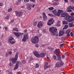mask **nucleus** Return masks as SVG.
Returning a JSON list of instances; mask_svg holds the SVG:
<instances>
[{
	"instance_id": "nucleus-39",
	"label": "nucleus",
	"mask_w": 74,
	"mask_h": 74,
	"mask_svg": "<svg viewBox=\"0 0 74 74\" xmlns=\"http://www.w3.org/2000/svg\"><path fill=\"white\" fill-rule=\"evenodd\" d=\"M29 1V0H24V2L25 3H27Z\"/></svg>"
},
{
	"instance_id": "nucleus-29",
	"label": "nucleus",
	"mask_w": 74,
	"mask_h": 74,
	"mask_svg": "<svg viewBox=\"0 0 74 74\" xmlns=\"http://www.w3.org/2000/svg\"><path fill=\"white\" fill-rule=\"evenodd\" d=\"M13 29L14 31H16V32H18V29L16 28H14Z\"/></svg>"
},
{
	"instance_id": "nucleus-41",
	"label": "nucleus",
	"mask_w": 74,
	"mask_h": 74,
	"mask_svg": "<svg viewBox=\"0 0 74 74\" xmlns=\"http://www.w3.org/2000/svg\"><path fill=\"white\" fill-rule=\"evenodd\" d=\"M48 15L50 16H53V15H52L51 14L49 13L48 14Z\"/></svg>"
},
{
	"instance_id": "nucleus-20",
	"label": "nucleus",
	"mask_w": 74,
	"mask_h": 74,
	"mask_svg": "<svg viewBox=\"0 0 74 74\" xmlns=\"http://www.w3.org/2000/svg\"><path fill=\"white\" fill-rule=\"evenodd\" d=\"M60 13L61 14L62 13V10H58V12H57V16H60Z\"/></svg>"
},
{
	"instance_id": "nucleus-59",
	"label": "nucleus",
	"mask_w": 74,
	"mask_h": 74,
	"mask_svg": "<svg viewBox=\"0 0 74 74\" xmlns=\"http://www.w3.org/2000/svg\"><path fill=\"white\" fill-rule=\"evenodd\" d=\"M71 1L72 3H74V0H71Z\"/></svg>"
},
{
	"instance_id": "nucleus-6",
	"label": "nucleus",
	"mask_w": 74,
	"mask_h": 74,
	"mask_svg": "<svg viewBox=\"0 0 74 74\" xmlns=\"http://www.w3.org/2000/svg\"><path fill=\"white\" fill-rule=\"evenodd\" d=\"M14 34L17 38H19L20 36L23 35V34L21 32H14Z\"/></svg>"
},
{
	"instance_id": "nucleus-4",
	"label": "nucleus",
	"mask_w": 74,
	"mask_h": 74,
	"mask_svg": "<svg viewBox=\"0 0 74 74\" xmlns=\"http://www.w3.org/2000/svg\"><path fill=\"white\" fill-rule=\"evenodd\" d=\"M65 20H66L68 22H70L73 21V20L72 19V17L68 15H66L65 16Z\"/></svg>"
},
{
	"instance_id": "nucleus-12",
	"label": "nucleus",
	"mask_w": 74,
	"mask_h": 74,
	"mask_svg": "<svg viewBox=\"0 0 74 74\" xmlns=\"http://www.w3.org/2000/svg\"><path fill=\"white\" fill-rule=\"evenodd\" d=\"M43 26V24H42V22L41 21H39L37 25V27L39 28H41Z\"/></svg>"
},
{
	"instance_id": "nucleus-1",
	"label": "nucleus",
	"mask_w": 74,
	"mask_h": 74,
	"mask_svg": "<svg viewBox=\"0 0 74 74\" xmlns=\"http://www.w3.org/2000/svg\"><path fill=\"white\" fill-rule=\"evenodd\" d=\"M49 30L50 32H51L53 36L55 35L56 36H58V32H56L57 29L53 27H51L49 28Z\"/></svg>"
},
{
	"instance_id": "nucleus-11",
	"label": "nucleus",
	"mask_w": 74,
	"mask_h": 74,
	"mask_svg": "<svg viewBox=\"0 0 74 74\" xmlns=\"http://www.w3.org/2000/svg\"><path fill=\"white\" fill-rule=\"evenodd\" d=\"M62 65H63V63L58 62L56 64V67H61Z\"/></svg>"
},
{
	"instance_id": "nucleus-21",
	"label": "nucleus",
	"mask_w": 74,
	"mask_h": 74,
	"mask_svg": "<svg viewBox=\"0 0 74 74\" xmlns=\"http://www.w3.org/2000/svg\"><path fill=\"white\" fill-rule=\"evenodd\" d=\"M32 6L31 4H29L27 7V9L28 10H30L32 8Z\"/></svg>"
},
{
	"instance_id": "nucleus-18",
	"label": "nucleus",
	"mask_w": 74,
	"mask_h": 74,
	"mask_svg": "<svg viewBox=\"0 0 74 74\" xmlns=\"http://www.w3.org/2000/svg\"><path fill=\"white\" fill-rule=\"evenodd\" d=\"M67 15H68V14L66 13H63L61 14V16L62 17H66Z\"/></svg>"
},
{
	"instance_id": "nucleus-56",
	"label": "nucleus",
	"mask_w": 74,
	"mask_h": 74,
	"mask_svg": "<svg viewBox=\"0 0 74 74\" xmlns=\"http://www.w3.org/2000/svg\"><path fill=\"white\" fill-rule=\"evenodd\" d=\"M34 6H35V5H34V4H33V5H32V8H33L34 7Z\"/></svg>"
},
{
	"instance_id": "nucleus-15",
	"label": "nucleus",
	"mask_w": 74,
	"mask_h": 74,
	"mask_svg": "<svg viewBox=\"0 0 74 74\" xmlns=\"http://www.w3.org/2000/svg\"><path fill=\"white\" fill-rule=\"evenodd\" d=\"M48 63L47 62H46L44 66V68L45 69H47V68H49L51 67V65L48 66Z\"/></svg>"
},
{
	"instance_id": "nucleus-33",
	"label": "nucleus",
	"mask_w": 74,
	"mask_h": 74,
	"mask_svg": "<svg viewBox=\"0 0 74 74\" xmlns=\"http://www.w3.org/2000/svg\"><path fill=\"white\" fill-rule=\"evenodd\" d=\"M9 19V16H8L7 17H6L5 18V19L6 20H8Z\"/></svg>"
},
{
	"instance_id": "nucleus-31",
	"label": "nucleus",
	"mask_w": 74,
	"mask_h": 74,
	"mask_svg": "<svg viewBox=\"0 0 74 74\" xmlns=\"http://www.w3.org/2000/svg\"><path fill=\"white\" fill-rule=\"evenodd\" d=\"M53 58L54 59H55V60H57V59L56 58V56L55 55L53 56Z\"/></svg>"
},
{
	"instance_id": "nucleus-57",
	"label": "nucleus",
	"mask_w": 74,
	"mask_h": 74,
	"mask_svg": "<svg viewBox=\"0 0 74 74\" xmlns=\"http://www.w3.org/2000/svg\"><path fill=\"white\" fill-rule=\"evenodd\" d=\"M64 1L65 2H66V3H68V1L67 0H64Z\"/></svg>"
},
{
	"instance_id": "nucleus-49",
	"label": "nucleus",
	"mask_w": 74,
	"mask_h": 74,
	"mask_svg": "<svg viewBox=\"0 0 74 74\" xmlns=\"http://www.w3.org/2000/svg\"><path fill=\"white\" fill-rule=\"evenodd\" d=\"M3 5V3H0V6H2Z\"/></svg>"
},
{
	"instance_id": "nucleus-3",
	"label": "nucleus",
	"mask_w": 74,
	"mask_h": 74,
	"mask_svg": "<svg viewBox=\"0 0 74 74\" xmlns=\"http://www.w3.org/2000/svg\"><path fill=\"white\" fill-rule=\"evenodd\" d=\"M34 53L37 58H40V57L44 58L45 57V54L43 53H41L40 54L37 51H36L34 52Z\"/></svg>"
},
{
	"instance_id": "nucleus-61",
	"label": "nucleus",
	"mask_w": 74,
	"mask_h": 74,
	"mask_svg": "<svg viewBox=\"0 0 74 74\" xmlns=\"http://www.w3.org/2000/svg\"><path fill=\"white\" fill-rule=\"evenodd\" d=\"M44 46H45V45H42V47H44Z\"/></svg>"
},
{
	"instance_id": "nucleus-30",
	"label": "nucleus",
	"mask_w": 74,
	"mask_h": 74,
	"mask_svg": "<svg viewBox=\"0 0 74 74\" xmlns=\"http://www.w3.org/2000/svg\"><path fill=\"white\" fill-rule=\"evenodd\" d=\"M37 22H35L34 23V26H36V25H37Z\"/></svg>"
},
{
	"instance_id": "nucleus-37",
	"label": "nucleus",
	"mask_w": 74,
	"mask_h": 74,
	"mask_svg": "<svg viewBox=\"0 0 74 74\" xmlns=\"http://www.w3.org/2000/svg\"><path fill=\"white\" fill-rule=\"evenodd\" d=\"M30 59V60H29V62H30L32 61V60H33V58H31Z\"/></svg>"
},
{
	"instance_id": "nucleus-47",
	"label": "nucleus",
	"mask_w": 74,
	"mask_h": 74,
	"mask_svg": "<svg viewBox=\"0 0 74 74\" xmlns=\"http://www.w3.org/2000/svg\"><path fill=\"white\" fill-rule=\"evenodd\" d=\"M35 47H37V48H38V45L36 44L35 45Z\"/></svg>"
},
{
	"instance_id": "nucleus-40",
	"label": "nucleus",
	"mask_w": 74,
	"mask_h": 74,
	"mask_svg": "<svg viewBox=\"0 0 74 74\" xmlns=\"http://www.w3.org/2000/svg\"><path fill=\"white\" fill-rule=\"evenodd\" d=\"M30 1H31L32 2H33L34 3H35L36 1L34 0H29Z\"/></svg>"
},
{
	"instance_id": "nucleus-60",
	"label": "nucleus",
	"mask_w": 74,
	"mask_h": 74,
	"mask_svg": "<svg viewBox=\"0 0 74 74\" xmlns=\"http://www.w3.org/2000/svg\"><path fill=\"white\" fill-rule=\"evenodd\" d=\"M48 48L49 49H51V47H48Z\"/></svg>"
},
{
	"instance_id": "nucleus-62",
	"label": "nucleus",
	"mask_w": 74,
	"mask_h": 74,
	"mask_svg": "<svg viewBox=\"0 0 74 74\" xmlns=\"http://www.w3.org/2000/svg\"><path fill=\"white\" fill-rule=\"evenodd\" d=\"M54 0L56 2L58 1H59V0Z\"/></svg>"
},
{
	"instance_id": "nucleus-14",
	"label": "nucleus",
	"mask_w": 74,
	"mask_h": 74,
	"mask_svg": "<svg viewBox=\"0 0 74 74\" xmlns=\"http://www.w3.org/2000/svg\"><path fill=\"white\" fill-rule=\"evenodd\" d=\"M27 39H28V36H27V34H26L24 36L22 40L23 41H25Z\"/></svg>"
},
{
	"instance_id": "nucleus-23",
	"label": "nucleus",
	"mask_w": 74,
	"mask_h": 74,
	"mask_svg": "<svg viewBox=\"0 0 74 74\" xmlns=\"http://www.w3.org/2000/svg\"><path fill=\"white\" fill-rule=\"evenodd\" d=\"M53 14H55V15H57V16L58 12L56 11V10H55L52 11Z\"/></svg>"
},
{
	"instance_id": "nucleus-52",
	"label": "nucleus",
	"mask_w": 74,
	"mask_h": 74,
	"mask_svg": "<svg viewBox=\"0 0 74 74\" xmlns=\"http://www.w3.org/2000/svg\"><path fill=\"white\" fill-rule=\"evenodd\" d=\"M62 58H65V56L64 55H62Z\"/></svg>"
},
{
	"instance_id": "nucleus-48",
	"label": "nucleus",
	"mask_w": 74,
	"mask_h": 74,
	"mask_svg": "<svg viewBox=\"0 0 74 74\" xmlns=\"http://www.w3.org/2000/svg\"><path fill=\"white\" fill-rule=\"evenodd\" d=\"M71 16H73V15H74V13L73 12H72L71 13Z\"/></svg>"
},
{
	"instance_id": "nucleus-13",
	"label": "nucleus",
	"mask_w": 74,
	"mask_h": 74,
	"mask_svg": "<svg viewBox=\"0 0 74 74\" xmlns=\"http://www.w3.org/2000/svg\"><path fill=\"white\" fill-rule=\"evenodd\" d=\"M20 63L19 62V61H17L16 62V64L15 65V68H14V70H16V69H18V67H19V64Z\"/></svg>"
},
{
	"instance_id": "nucleus-63",
	"label": "nucleus",
	"mask_w": 74,
	"mask_h": 74,
	"mask_svg": "<svg viewBox=\"0 0 74 74\" xmlns=\"http://www.w3.org/2000/svg\"><path fill=\"white\" fill-rule=\"evenodd\" d=\"M5 56H6V57L8 56V54H7V53H6Z\"/></svg>"
},
{
	"instance_id": "nucleus-46",
	"label": "nucleus",
	"mask_w": 74,
	"mask_h": 74,
	"mask_svg": "<svg viewBox=\"0 0 74 74\" xmlns=\"http://www.w3.org/2000/svg\"><path fill=\"white\" fill-rule=\"evenodd\" d=\"M64 45V44H60V47H63V46Z\"/></svg>"
},
{
	"instance_id": "nucleus-26",
	"label": "nucleus",
	"mask_w": 74,
	"mask_h": 74,
	"mask_svg": "<svg viewBox=\"0 0 74 74\" xmlns=\"http://www.w3.org/2000/svg\"><path fill=\"white\" fill-rule=\"evenodd\" d=\"M18 54L19 53H16L15 57V58H16V59H18Z\"/></svg>"
},
{
	"instance_id": "nucleus-24",
	"label": "nucleus",
	"mask_w": 74,
	"mask_h": 74,
	"mask_svg": "<svg viewBox=\"0 0 74 74\" xmlns=\"http://www.w3.org/2000/svg\"><path fill=\"white\" fill-rule=\"evenodd\" d=\"M60 21H58L56 26H58V27L60 26Z\"/></svg>"
},
{
	"instance_id": "nucleus-42",
	"label": "nucleus",
	"mask_w": 74,
	"mask_h": 74,
	"mask_svg": "<svg viewBox=\"0 0 74 74\" xmlns=\"http://www.w3.org/2000/svg\"><path fill=\"white\" fill-rule=\"evenodd\" d=\"M14 20H13L12 21L10 22V24H11V23H12V22H14Z\"/></svg>"
},
{
	"instance_id": "nucleus-64",
	"label": "nucleus",
	"mask_w": 74,
	"mask_h": 74,
	"mask_svg": "<svg viewBox=\"0 0 74 74\" xmlns=\"http://www.w3.org/2000/svg\"><path fill=\"white\" fill-rule=\"evenodd\" d=\"M39 1H40V2H42V1H43V0H39Z\"/></svg>"
},
{
	"instance_id": "nucleus-5",
	"label": "nucleus",
	"mask_w": 74,
	"mask_h": 74,
	"mask_svg": "<svg viewBox=\"0 0 74 74\" xmlns=\"http://www.w3.org/2000/svg\"><path fill=\"white\" fill-rule=\"evenodd\" d=\"M31 41L33 43L37 42L38 41V36L35 37L34 38L32 39Z\"/></svg>"
},
{
	"instance_id": "nucleus-51",
	"label": "nucleus",
	"mask_w": 74,
	"mask_h": 74,
	"mask_svg": "<svg viewBox=\"0 0 74 74\" xmlns=\"http://www.w3.org/2000/svg\"><path fill=\"white\" fill-rule=\"evenodd\" d=\"M9 73L10 74H12V72L11 71H9Z\"/></svg>"
},
{
	"instance_id": "nucleus-58",
	"label": "nucleus",
	"mask_w": 74,
	"mask_h": 74,
	"mask_svg": "<svg viewBox=\"0 0 74 74\" xmlns=\"http://www.w3.org/2000/svg\"><path fill=\"white\" fill-rule=\"evenodd\" d=\"M27 30H25V31H24V33H26L27 32Z\"/></svg>"
},
{
	"instance_id": "nucleus-25",
	"label": "nucleus",
	"mask_w": 74,
	"mask_h": 74,
	"mask_svg": "<svg viewBox=\"0 0 74 74\" xmlns=\"http://www.w3.org/2000/svg\"><path fill=\"white\" fill-rule=\"evenodd\" d=\"M59 4V3H55L54 2V3H53L52 4V5H57Z\"/></svg>"
},
{
	"instance_id": "nucleus-17",
	"label": "nucleus",
	"mask_w": 74,
	"mask_h": 74,
	"mask_svg": "<svg viewBox=\"0 0 74 74\" xmlns=\"http://www.w3.org/2000/svg\"><path fill=\"white\" fill-rule=\"evenodd\" d=\"M63 34H64V32L63 30H61L59 32V35L60 36H62Z\"/></svg>"
},
{
	"instance_id": "nucleus-45",
	"label": "nucleus",
	"mask_w": 74,
	"mask_h": 74,
	"mask_svg": "<svg viewBox=\"0 0 74 74\" xmlns=\"http://www.w3.org/2000/svg\"><path fill=\"white\" fill-rule=\"evenodd\" d=\"M21 9H23V8H25V6H21Z\"/></svg>"
},
{
	"instance_id": "nucleus-8",
	"label": "nucleus",
	"mask_w": 74,
	"mask_h": 74,
	"mask_svg": "<svg viewBox=\"0 0 74 74\" xmlns=\"http://www.w3.org/2000/svg\"><path fill=\"white\" fill-rule=\"evenodd\" d=\"M14 40V38H12V37H9L8 41L9 42L11 43V44H14L15 42V41H13L12 40Z\"/></svg>"
},
{
	"instance_id": "nucleus-28",
	"label": "nucleus",
	"mask_w": 74,
	"mask_h": 74,
	"mask_svg": "<svg viewBox=\"0 0 74 74\" xmlns=\"http://www.w3.org/2000/svg\"><path fill=\"white\" fill-rule=\"evenodd\" d=\"M62 23L63 25H66L67 24V22L66 21H63L62 22Z\"/></svg>"
},
{
	"instance_id": "nucleus-16",
	"label": "nucleus",
	"mask_w": 74,
	"mask_h": 74,
	"mask_svg": "<svg viewBox=\"0 0 74 74\" xmlns=\"http://www.w3.org/2000/svg\"><path fill=\"white\" fill-rule=\"evenodd\" d=\"M42 16L44 21H45L48 18H47V16H46V14H45V13H43Z\"/></svg>"
},
{
	"instance_id": "nucleus-10",
	"label": "nucleus",
	"mask_w": 74,
	"mask_h": 74,
	"mask_svg": "<svg viewBox=\"0 0 74 74\" xmlns=\"http://www.w3.org/2000/svg\"><path fill=\"white\" fill-rule=\"evenodd\" d=\"M17 16H22L23 13L21 12H18L17 11L15 12Z\"/></svg>"
},
{
	"instance_id": "nucleus-34",
	"label": "nucleus",
	"mask_w": 74,
	"mask_h": 74,
	"mask_svg": "<svg viewBox=\"0 0 74 74\" xmlns=\"http://www.w3.org/2000/svg\"><path fill=\"white\" fill-rule=\"evenodd\" d=\"M39 67V65H38V64H36V66H35V68H38Z\"/></svg>"
},
{
	"instance_id": "nucleus-9",
	"label": "nucleus",
	"mask_w": 74,
	"mask_h": 74,
	"mask_svg": "<svg viewBox=\"0 0 74 74\" xmlns=\"http://www.w3.org/2000/svg\"><path fill=\"white\" fill-rule=\"evenodd\" d=\"M67 9V11L68 12H72V10H72H74V6H70Z\"/></svg>"
},
{
	"instance_id": "nucleus-55",
	"label": "nucleus",
	"mask_w": 74,
	"mask_h": 74,
	"mask_svg": "<svg viewBox=\"0 0 74 74\" xmlns=\"http://www.w3.org/2000/svg\"><path fill=\"white\" fill-rule=\"evenodd\" d=\"M5 30H7V27H5Z\"/></svg>"
},
{
	"instance_id": "nucleus-43",
	"label": "nucleus",
	"mask_w": 74,
	"mask_h": 74,
	"mask_svg": "<svg viewBox=\"0 0 74 74\" xmlns=\"http://www.w3.org/2000/svg\"><path fill=\"white\" fill-rule=\"evenodd\" d=\"M70 35L72 36V37H73V32H71L70 33Z\"/></svg>"
},
{
	"instance_id": "nucleus-36",
	"label": "nucleus",
	"mask_w": 74,
	"mask_h": 74,
	"mask_svg": "<svg viewBox=\"0 0 74 74\" xmlns=\"http://www.w3.org/2000/svg\"><path fill=\"white\" fill-rule=\"evenodd\" d=\"M68 27H69V26H68V25H65L64 27H65V29H67V28Z\"/></svg>"
},
{
	"instance_id": "nucleus-2",
	"label": "nucleus",
	"mask_w": 74,
	"mask_h": 74,
	"mask_svg": "<svg viewBox=\"0 0 74 74\" xmlns=\"http://www.w3.org/2000/svg\"><path fill=\"white\" fill-rule=\"evenodd\" d=\"M60 49H56L54 51L55 53H56L57 56V60L60 61L61 60V56L60 55Z\"/></svg>"
},
{
	"instance_id": "nucleus-32",
	"label": "nucleus",
	"mask_w": 74,
	"mask_h": 74,
	"mask_svg": "<svg viewBox=\"0 0 74 74\" xmlns=\"http://www.w3.org/2000/svg\"><path fill=\"white\" fill-rule=\"evenodd\" d=\"M9 66L10 67H12V66H13V64H12V62H10V64H9Z\"/></svg>"
},
{
	"instance_id": "nucleus-54",
	"label": "nucleus",
	"mask_w": 74,
	"mask_h": 74,
	"mask_svg": "<svg viewBox=\"0 0 74 74\" xmlns=\"http://www.w3.org/2000/svg\"><path fill=\"white\" fill-rule=\"evenodd\" d=\"M8 53L9 54V55H11V54L12 53V52L11 51H10Z\"/></svg>"
},
{
	"instance_id": "nucleus-19",
	"label": "nucleus",
	"mask_w": 74,
	"mask_h": 74,
	"mask_svg": "<svg viewBox=\"0 0 74 74\" xmlns=\"http://www.w3.org/2000/svg\"><path fill=\"white\" fill-rule=\"evenodd\" d=\"M17 60V59H16V58H13L12 59V62L14 64L16 62V61Z\"/></svg>"
},
{
	"instance_id": "nucleus-35",
	"label": "nucleus",
	"mask_w": 74,
	"mask_h": 74,
	"mask_svg": "<svg viewBox=\"0 0 74 74\" xmlns=\"http://www.w3.org/2000/svg\"><path fill=\"white\" fill-rule=\"evenodd\" d=\"M49 10H53V7H50L49 8Z\"/></svg>"
},
{
	"instance_id": "nucleus-27",
	"label": "nucleus",
	"mask_w": 74,
	"mask_h": 74,
	"mask_svg": "<svg viewBox=\"0 0 74 74\" xmlns=\"http://www.w3.org/2000/svg\"><path fill=\"white\" fill-rule=\"evenodd\" d=\"M21 0H18V2L16 3V4H19L20 3H21Z\"/></svg>"
},
{
	"instance_id": "nucleus-7",
	"label": "nucleus",
	"mask_w": 74,
	"mask_h": 74,
	"mask_svg": "<svg viewBox=\"0 0 74 74\" xmlns=\"http://www.w3.org/2000/svg\"><path fill=\"white\" fill-rule=\"evenodd\" d=\"M54 22H55V20H53V18H52L49 20V22L47 23V25L48 26H51V25L53 24Z\"/></svg>"
},
{
	"instance_id": "nucleus-22",
	"label": "nucleus",
	"mask_w": 74,
	"mask_h": 74,
	"mask_svg": "<svg viewBox=\"0 0 74 74\" xmlns=\"http://www.w3.org/2000/svg\"><path fill=\"white\" fill-rule=\"evenodd\" d=\"M70 31L69 30H67L66 31V34H67V36H70Z\"/></svg>"
},
{
	"instance_id": "nucleus-38",
	"label": "nucleus",
	"mask_w": 74,
	"mask_h": 74,
	"mask_svg": "<svg viewBox=\"0 0 74 74\" xmlns=\"http://www.w3.org/2000/svg\"><path fill=\"white\" fill-rule=\"evenodd\" d=\"M12 10V9L10 8L8 10V12H10Z\"/></svg>"
},
{
	"instance_id": "nucleus-50",
	"label": "nucleus",
	"mask_w": 74,
	"mask_h": 74,
	"mask_svg": "<svg viewBox=\"0 0 74 74\" xmlns=\"http://www.w3.org/2000/svg\"><path fill=\"white\" fill-rule=\"evenodd\" d=\"M40 11V9L39 8H38L37 10V12H39Z\"/></svg>"
},
{
	"instance_id": "nucleus-44",
	"label": "nucleus",
	"mask_w": 74,
	"mask_h": 74,
	"mask_svg": "<svg viewBox=\"0 0 74 74\" xmlns=\"http://www.w3.org/2000/svg\"><path fill=\"white\" fill-rule=\"evenodd\" d=\"M23 63L25 64V63L26 62V60H24L23 61Z\"/></svg>"
},
{
	"instance_id": "nucleus-53",
	"label": "nucleus",
	"mask_w": 74,
	"mask_h": 74,
	"mask_svg": "<svg viewBox=\"0 0 74 74\" xmlns=\"http://www.w3.org/2000/svg\"><path fill=\"white\" fill-rule=\"evenodd\" d=\"M17 74H22V73L21 72H19L17 73Z\"/></svg>"
}]
</instances>
